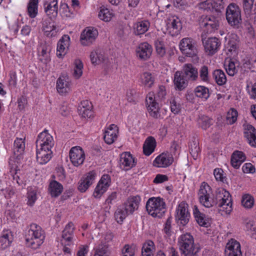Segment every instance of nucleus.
<instances>
[{
    "label": "nucleus",
    "mask_w": 256,
    "mask_h": 256,
    "mask_svg": "<svg viewBox=\"0 0 256 256\" xmlns=\"http://www.w3.org/2000/svg\"><path fill=\"white\" fill-rule=\"evenodd\" d=\"M200 203L204 206L210 208L218 204L220 210L226 214H230L232 212V200L228 192L224 188H218L213 193L211 187L206 182H202L198 192Z\"/></svg>",
    "instance_id": "1"
},
{
    "label": "nucleus",
    "mask_w": 256,
    "mask_h": 256,
    "mask_svg": "<svg viewBox=\"0 0 256 256\" xmlns=\"http://www.w3.org/2000/svg\"><path fill=\"white\" fill-rule=\"evenodd\" d=\"M146 210L154 218H161L166 209L164 200L160 197H152L148 199L146 204Z\"/></svg>",
    "instance_id": "2"
},
{
    "label": "nucleus",
    "mask_w": 256,
    "mask_h": 256,
    "mask_svg": "<svg viewBox=\"0 0 256 256\" xmlns=\"http://www.w3.org/2000/svg\"><path fill=\"white\" fill-rule=\"evenodd\" d=\"M180 249L182 256H194L198 250L194 248V240L189 233L182 234L178 239Z\"/></svg>",
    "instance_id": "3"
},
{
    "label": "nucleus",
    "mask_w": 256,
    "mask_h": 256,
    "mask_svg": "<svg viewBox=\"0 0 256 256\" xmlns=\"http://www.w3.org/2000/svg\"><path fill=\"white\" fill-rule=\"evenodd\" d=\"M226 18L229 24L238 28L242 20L240 8L234 4H229L226 8Z\"/></svg>",
    "instance_id": "4"
},
{
    "label": "nucleus",
    "mask_w": 256,
    "mask_h": 256,
    "mask_svg": "<svg viewBox=\"0 0 256 256\" xmlns=\"http://www.w3.org/2000/svg\"><path fill=\"white\" fill-rule=\"evenodd\" d=\"M179 47L181 52L187 56L192 57L197 53L196 42L192 38L182 39L179 43Z\"/></svg>",
    "instance_id": "5"
},
{
    "label": "nucleus",
    "mask_w": 256,
    "mask_h": 256,
    "mask_svg": "<svg viewBox=\"0 0 256 256\" xmlns=\"http://www.w3.org/2000/svg\"><path fill=\"white\" fill-rule=\"evenodd\" d=\"M98 31L96 28L89 26L85 28L80 34V42L84 46L92 44L98 36Z\"/></svg>",
    "instance_id": "6"
},
{
    "label": "nucleus",
    "mask_w": 256,
    "mask_h": 256,
    "mask_svg": "<svg viewBox=\"0 0 256 256\" xmlns=\"http://www.w3.org/2000/svg\"><path fill=\"white\" fill-rule=\"evenodd\" d=\"M53 137L44 130L40 132L38 136L36 144V148L44 149H52L54 146Z\"/></svg>",
    "instance_id": "7"
},
{
    "label": "nucleus",
    "mask_w": 256,
    "mask_h": 256,
    "mask_svg": "<svg viewBox=\"0 0 256 256\" xmlns=\"http://www.w3.org/2000/svg\"><path fill=\"white\" fill-rule=\"evenodd\" d=\"M166 33L172 36H178L182 28L180 19L175 16H169L166 20Z\"/></svg>",
    "instance_id": "8"
},
{
    "label": "nucleus",
    "mask_w": 256,
    "mask_h": 256,
    "mask_svg": "<svg viewBox=\"0 0 256 256\" xmlns=\"http://www.w3.org/2000/svg\"><path fill=\"white\" fill-rule=\"evenodd\" d=\"M190 216L188 204L184 202H182L179 204L176 210L175 218L177 223L187 224L189 222Z\"/></svg>",
    "instance_id": "9"
},
{
    "label": "nucleus",
    "mask_w": 256,
    "mask_h": 256,
    "mask_svg": "<svg viewBox=\"0 0 256 256\" xmlns=\"http://www.w3.org/2000/svg\"><path fill=\"white\" fill-rule=\"evenodd\" d=\"M72 164L75 166L82 165L85 159V154L82 148L79 146H73L69 152Z\"/></svg>",
    "instance_id": "10"
},
{
    "label": "nucleus",
    "mask_w": 256,
    "mask_h": 256,
    "mask_svg": "<svg viewBox=\"0 0 256 256\" xmlns=\"http://www.w3.org/2000/svg\"><path fill=\"white\" fill-rule=\"evenodd\" d=\"M110 178L109 175L104 174L99 180L93 193V196L96 198H100L107 190L110 186Z\"/></svg>",
    "instance_id": "11"
},
{
    "label": "nucleus",
    "mask_w": 256,
    "mask_h": 256,
    "mask_svg": "<svg viewBox=\"0 0 256 256\" xmlns=\"http://www.w3.org/2000/svg\"><path fill=\"white\" fill-rule=\"evenodd\" d=\"M96 174L94 171H91L84 175L78 182V190L81 192H85L94 182Z\"/></svg>",
    "instance_id": "12"
},
{
    "label": "nucleus",
    "mask_w": 256,
    "mask_h": 256,
    "mask_svg": "<svg viewBox=\"0 0 256 256\" xmlns=\"http://www.w3.org/2000/svg\"><path fill=\"white\" fill-rule=\"evenodd\" d=\"M222 0H218L217 2L214 0H206V1L201 2L197 6L198 9L202 10L204 11L208 12H220L224 8Z\"/></svg>",
    "instance_id": "13"
},
{
    "label": "nucleus",
    "mask_w": 256,
    "mask_h": 256,
    "mask_svg": "<svg viewBox=\"0 0 256 256\" xmlns=\"http://www.w3.org/2000/svg\"><path fill=\"white\" fill-rule=\"evenodd\" d=\"M218 20L214 16H206L200 23V26L206 34L212 33L218 29Z\"/></svg>",
    "instance_id": "14"
},
{
    "label": "nucleus",
    "mask_w": 256,
    "mask_h": 256,
    "mask_svg": "<svg viewBox=\"0 0 256 256\" xmlns=\"http://www.w3.org/2000/svg\"><path fill=\"white\" fill-rule=\"evenodd\" d=\"M118 128L114 124H111L106 128L104 132V140L108 144H113L118 138Z\"/></svg>",
    "instance_id": "15"
},
{
    "label": "nucleus",
    "mask_w": 256,
    "mask_h": 256,
    "mask_svg": "<svg viewBox=\"0 0 256 256\" xmlns=\"http://www.w3.org/2000/svg\"><path fill=\"white\" fill-rule=\"evenodd\" d=\"M225 254L226 256H242L240 242L234 238L229 240L226 246Z\"/></svg>",
    "instance_id": "16"
},
{
    "label": "nucleus",
    "mask_w": 256,
    "mask_h": 256,
    "mask_svg": "<svg viewBox=\"0 0 256 256\" xmlns=\"http://www.w3.org/2000/svg\"><path fill=\"white\" fill-rule=\"evenodd\" d=\"M154 94L152 93H149L146 98V105L148 112L150 116L158 118L160 116L159 112L160 108L158 102L154 98Z\"/></svg>",
    "instance_id": "17"
},
{
    "label": "nucleus",
    "mask_w": 256,
    "mask_h": 256,
    "mask_svg": "<svg viewBox=\"0 0 256 256\" xmlns=\"http://www.w3.org/2000/svg\"><path fill=\"white\" fill-rule=\"evenodd\" d=\"M72 82L66 76H61L56 82V89L60 94H65L72 90Z\"/></svg>",
    "instance_id": "18"
},
{
    "label": "nucleus",
    "mask_w": 256,
    "mask_h": 256,
    "mask_svg": "<svg viewBox=\"0 0 256 256\" xmlns=\"http://www.w3.org/2000/svg\"><path fill=\"white\" fill-rule=\"evenodd\" d=\"M70 46V37L64 35L60 40L57 44L56 55L59 58H62L67 53Z\"/></svg>",
    "instance_id": "19"
},
{
    "label": "nucleus",
    "mask_w": 256,
    "mask_h": 256,
    "mask_svg": "<svg viewBox=\"0 0 256 256\" xmlns=\"http://www.w3.org/2000/svg\"><path fill=\"white\" fill-rule=\"evenodd\" d=\"M173 160V157L171 154L162 153L156 157L153 162V164L158 168H166L172 163Z\"/></svg>",
    "instance_id": "20"
},
{
    "label": "nucleus",
    "mask_w": 256,
    "mask_h": 256,
    "mask_svg": "<svg viewBox=\"0 0 256 256\" xmlns=\"http://www.w3.org/2000/svg\"><path fill=\"white\" fill-rule=\"evenodd\" d=\"M152 50V46L148 42L141 43L136 48V56L142 60H147L150 58Z\"/></svg>",
    "instance_id": "21"
},
{
    "label": "nucleus",
    "mask_w": 256,
    "mask_h": 256,
    "mask_svg": "<svg viewBox=\"0 0 256 256\" xmlns=\"http://www.w3.org/2000/svg\"><path fill=\"white\" fill-rule=\"evenodd\" d=\"M58 0H44V12L46 15L50 16V19L55 18L58 12Z\"/></svg>",
    "instance_id": "22"
},
{
    "label": "nucleus",
    "mask_w": 256,
    "mask_h": 256,
    "mask_svg": "<svg viewBox=\"0 0 256 256\" xmlns=\"http://www.w3.org/2000/svg\"><path fill=\"white\" fill-rule=\"evenodd\" d=\"M136 162L132 155L128 152L122 153L120 158V167L126 170H130L136 164Z\"/></svg>",
    "instance_id": "23"
},
{
    "label": "nucleus",
    "mask_w": 256,
    "mask_h": 256,
    "mask_svg": "<svg viewBox=\"0 0 256 256\" xmlns=\"http://www.w3.org/2000/svg\"><path fill=\"white\" fill-rule=\"evenodd\" d=\"M52 149L36 148V158L37 162L40 164L48 163L52 157Z\"/></svg>",
    "instance_id": "24"
},
{
    "label": "nucleus",
    "mask_w": 256,
    "mask_h": 256,
    "mask_svg": "<svg viewBox=\"0 0 256 256\" xmlns=\"http://www.w3.org/2000/svg\"><path fill=\"white\" fill-rule=\"evenodd\" d=\"M204 44L206 52L210 55L217 52L220 46V41L216 37L208 38Z\"/></svg>",
    "instance_id": "25"
},
{
    "label": "nucleus",
    "mask_w": 256,
    "mask_h": 256,
    "mask_svg": "<svg viewBox=\"0 0 256 256\" xmlns=\"http://www.w3.org/2000/svg\"><path fill=\"white\" fill-rule=\"evenodd\" d=\"M174 84L176 89L182 90L188 85V80L182 72L176 71L174 76Z\"/></svg>",
    "instance_id": "26"
},
{
    "label": "nucleus",
    "mask_w": 256,
    "mask_h": 256,
    "mask_svg": "<svg viewBox=\"0 0 256 256\" xmlns=\"http://www.w3.org/2000/svg\"><path fill=\"white\" fill-rule=\"evenodd\" d=\"M74 225H66L62 232V239L61 240L62 244L70 246L73 243V232Z\"/></svg>",
    "instance_id": "27"
},
{
    "label": "nucleus",
    "mask_w": 256,
    "mask_h": 256,
    "mask_svg": "<svg viewBox=\"0 0 256 256\" xmlns=\"http://www.w3.org/2000/svg\"><path fill=\"white\" fill-rule=\"evenodd\" d=\"M244 136L248 144L253 147L256 148V130L250 124H246L244 125Z\"/></svg>",
    "instance_id": "28"
},
{
    "label": "nucleus",
    "mask_w": 256,
    "mask_h": 256,
    "mask_svg": "<svg viewBox=\"0 0 256 256\" xmlns=\"http://www.w3.org/2000/svg\"><path fill=\"white\" fill-rule=\"evenodd\" d=\"M193 215L198 224H210L212 222V218L201 212L196 206L193 207Z\"/></svg>",
    "instance_id": "29"
},
{
    "label": "nucleus",
    "mask_w": 256,
    "mask_h": 256,
    "mask_svg": "<svg viewBox=\"0 0 256 256\" xmlns=\"http://www.w3.org/2000/svg\"><path fill=\"white\" fill-rule=\"evenodd\" d=\"M140 198L138 196L129 198L125 205L124 210L129 214H132L136 210L140 202Z\"/></svg>",
    "instance_id": "30"
},
{
    "label": "nucleus",
    "mask_w": 256,
    "mask_h": 256,
    "mask_svg": "<svg viewBox=\"0 0 256 256\" xmlns=\"http://www.w3.org/2000/svg\"><path fill=\"white\" fill-rule=\"evenodd\" d=\"M52 19L45 20L42 23V28L44 33L48 37L52 38L55 36L58 32L57 28L52 22Z\"/></svg>",
    "instance_id": "31"
},
{
    "label": "nucleus",
    "mask_w": 256,
    "mask_h": 256,
    "mask_svg": "<svg viewBox=\"0 0 256 256\" xmlns=\"http://www.w3.org/2000/svg\"><path fill=\"white\" fill-rule=\"evenodd\" d=\"M246 160L245 154L241 151H234L231 156L232 166L235 168H238L242 162Z\"/></svg>",
    "instance_id": "32"
},
{
    "label": "nucleus",
    "mask_w": 256,
    "mask_h": 256,
    "mask_svg": "<svg viewBox=\"0 0 256 256\" xmlns=\"http://www.w3.org/2000/svg\"><path fill=\"white\" fill-rule=\"evenodd\" d=\"M90 58L91 62L94 65L100 64L106 60L103 52L99 48L94 50L90 52Z\"/></svg>",
    "instance_id": "33"
},
{
    "label": "nucleus",
    "mask_w": 256,
    "mask_h": 256,
    "mask_svg": "<svg viewBox=\"0 0 256 256\" xmlns=\"http://www.w3.org/2000/svg\"><path fill=\"white\" fill-rule=\"evenodd\" d=\"M63 191V186L56 180H52L50 182L48 192L52 197L58 196Z\"/></svg>",
    "instance_id": "34"
},
{
    "label": "nucleus",
    "mask_w": 256,
    "mask_h": 256,
    "mask_svg": "<svg viewBox=\"0 0 256 256\" xmlns=\"http://www.w3.org/2000/svg\"><path fill=\"white\" fill-rule=\"evenodd\" d=\"M84 64L80 58L74 60L72 66V72L73 77L76 79L80 78L82 74Z\"/></svg>",
    "instance_id": "35"
},
{
    "label": "nucleus",
    "mask_w": 256,
    "mask_h": 256,
    "mask_svg": "<svg viewBox=\"0 0 256 256\" xmlns=\"http://www.w3.org/2000/svg\"><path fill=\"white\" fill-rule=\"evenodd\" d=\"M13 240L12 232L9 230H4L0 236V248L5 249L9 246Z\"/></svg>",
    "instance_id": "36"
},
{
    "label": "nucleus",
    "mask_w": 256,
    "mask_h": 256,
    "mask_svg": "<svg viewBox=\"0 0 256 256\" xmlns=\"http://www.w3.org/2000/svg\"><path fill=\"white\" fill-rule=\"evenodd\" d=\"M184 74L188 79L196 80L198 78V72L192 64H186L183 67Z\"/></svg>",
    "instance_id": "37"
},
{
    "label": "nucleus",
    "mask_w": 256,
    "mask_h": 256,
    "mask_svg": "<svg viewBox=\"0 0 256 256\" xmlns=\"http://www.w3.org/2000/svg\"><path fill=\"white\" fill-rule=\"evenodd\" d=\"M156 146L155 139L152 136L148 137L145 140L143 146V152L145 155L150 156L154 150Z\"/></svg>",
    "instance_id": "38"
},
{
    "label": "nucleus",
    "mask_w": 256,
    "mask_h": 256,
    "mask_svg": "<svg viewBox=\"0 0 256 256\" xmlns=\"http://www.w3.org/2000/svg\"><path fill=\"white\" fill-rule=\"evenodd\" d=\"M26 193V204L30 206H33L36 201L38 196V190L36 187H28Z\"/></svg>",
    "instance_id": "39"
},
{
    "label": "nucleus",
    "mask_w": 256,
    "mask_h": 256,
    "mask_svg": "<svg viewBox=\"0 0 256 256\" xmlns=\"http://www.w3.org/2000/svg\"><path fill=\"white\" fill-rule=\"evenodd\" d=\"M196 96L201 98L202 100H206L210 96L209 89L203 86H197L194 90Z\"/></svg>",
    "instance_id": "40"
},
{
    "label": "nucleus",
    "mask_w": 256,
    "mask_h": 256,
    "mask_svg": "<svg viewBox=\"0 0 256 256\" xmlns=\"http://www.w3.org/2000/svg\"><path fill=\"white\" fill-rule=\"evenodd\" d=\"M38 0H30L27 4L26 12L30 18H34L38 14Z\"/></svg>",
    "instance_id": "41"
},
{
    "label": "nucleus",
    "mask_w": 256,
    "mask_h": 256,
    "mask_svg": "<svg viewBox=\"0 0 256 256\" xmlns=\"http://www.w3.org/2000/svg\"><path fill=\"white\" fill-rule=\"evenodd\" d=\"M28 236L44 239V231L40 225H30V228L28 231Z\"/></svg>",
    "instance_id": "42"
},
{
    "label": "nucleus",
    "mask_w": 256,
    "mask_h": 256,
    "mask_svg": "<svg viewBox=\"0 0 256 256\" xmlns=\"http://www.w3.org/2000/svg\"><path fill=\"white\" fill-rule=\"evenodd\" d=\"M38 60L42 62L47 64L50 60V56L48 52V46L46 44H42L39 47Z\"/></svg>",
    "instance_id": "43"
},
{
    "label": "nucleus",
    "mask_w": 256,
    "mask_h": 256,
    "mask_svg": "<svg viewBox=\"0 0 256 256\" xmlns=\"http://www.w3.org/2000/svg\"><path fill=\"white\" fill-rule=\"evenodd\" d=\"M154 82V78L153 75L149 72H144L141 74L140 76V82L146 88H150Z\"/></svg>",
    "instance_id": "44"
},
{
    "label": "nucleus",
    "mask_w": 256,
    "mask_h": 256,
    "mask_svg": "<svg viewBox=\"0 0 256 256\" xmlns=\"http://www.w3.org/2000/svg\"><path fill=\"white\" fill-rule=\"evenodd\" d=\"M212 76L215 82L218 86H223L226 82L227 79L226 74L221 70H214L212 73Z\"/></svg>",
    "instance_id": "45"
},
{
    "label": "nucleus",
    "mask_w": 256,
    "mask_h": 256,
    "mask_svg": "<svg viewBox=\"0 0 256 256\" xmlns=\"http://www.w3.org/2000/svg\"><path fill=\"white\" fill-rule=\"evenodd\" d=\"M44 240L31 236L26 238V245L28 247L33 250H36L40 247L44 242Z\"/></svg>",
    "instance_id": "46"
},
{
    "label": "nucleus",
    "mask_w": 256,
    "mask_h": 256,
    "mask_svg": "<svg viewBox=\"0 0 256 256\" xmlns=\"http://www.w3.org/2000/svg\"><path fill=\"white\" fill-rule=\"evenodd\" d=\"M150 26V23L148 20H144L138 22L134 28L136 34L140 35L144 34L148 30Z\"/></svg>",
    "instance_id": "47"
},
{
    "label": "nucleus",
    "mask_w": 256,
    "mask_h": 256,
    "mask_svg": "<svg viewBox=\"0 0 256 256\" xmlns=\"http://www.w3.org/2000/svg\"><path fill=\"white\" fill-rule=\"evenodd\" d=\"M24 138H16L14 142V152L16 155L22 154L25 150Z\"/></svg>",
    "instance_id": "48"
},
{
    "label": "nucleus",
    "mask_w": 256,
    "mask_h": 256,
    "mask_svg": "<svg viewBox=\"0 0 256 256\" xmlns=\"http://www.w3.org/2000/svg\"><path fill=\"white\" fill-rule=\"evenodd\" d=\"M114 16V14L112 12L107 8H101L98 14V18L102 20L104 22H110Z\"/></svg>",
    "instance_id": "49"
},
{
    "label": "nucleus",
    "mask_w": 256,
    "mask_h": 256,
    "mask_svg": "<svg viewBox=\"0 0 256 256\" xmlns=\"http://www.w3.org/2000/svg\"><path fill=\"white\" fill-rule=\"evenodd\" d=\"M95 252L94 256H108L109 252L108 250V245L105 244H102L98 245L95 248Z\"/></svg>",
    "instance_id": "50"
},
{
    "label": "nucleus",
    "mask_w": 256,
    "mask_h": 256,
    "mask_svg": "<svg viewBox=\"0 0 256 256\" xmlns=\"http://www.w3.org/2000/svg\"><path fill=\"white\" fill-rule=\"evenodd\" d=\"M137 250V247L134 244H126L122 250V256H134L136 251Z\"/></svg>",
    "instance_id": "51"
},
{
    "label": "nucleus",
    "mask_w": 256,
    "mask_h": 256,
    "mask_svg": "<svg viewBox=\"0 0 256 256\" xmlns=\"http://www.w3.org/2000/svg\"><path fill=\"white\" fill-rule=\"evenodd\" d=\"M242 204L246 208H250L254 206V199L250 194H245L242 197Z\"/></svg>",
    "instance_id": "52"
},
{
    "label": "nucleus",
    "mask_w": 256,
    "mask_h": 256,
    "mask_svg": "<svg viewBox=\"0 0 256 256\" xmlns=\"http://www.w3.org/2000/svg\"><path fill=\"white\" fill-rule=\"evenodd\" d=\"M198 122L202 129L206 130L212 124V120L207 116H202L198 120Z\"/></svg>",
    "instance_id": "53"
},
{
    "label": "nucleus",
    "mask_w": 256,
    "mask_h": 256,
    "mask_svg": "<svg viewBox=\"0 0 256 256\" xmlns=\"http://www.w3.org/2000/svg\"><path fill=\"white\" fill-rule=\"evenodd\" d=\"M238 112L234 108H230L226 114V122L230 124H234L237 120Z\"/></svg>",
    "instance_id": "54"
},
{
    "label": "nucleus",
    "mask_w": 256,
    "mask_h": 256,
    "mask_svg": "<svg viewBox=\"0 0 256 256\" xmlns=\"http://www.w3.org/2000/svg\"><path fill=\"white\" fill-rule=\"evenodd\" d=\"M200 78L202 81L208 82L210 80L208 69V66H204L199 70Z\"/></svg>",
    "instance_id": "55"
},
{
    "label": "nucleus",
    "mask_w": 256,
    "mask_h": 256,
    "mask_svg": "<svg viewBox=\"0 0 256 256\" xmlns=\"http://www.w3.org/2000/svg\"><path fill=\"white\" fill-rule=\"evenodd\" d=\"M128 214H129L124 209L118 208L115 212L114 217L118 223L123 222Z\"/></svg>",
    "instance_id": "56"
},
{
    "label": "nucleus",
    "mask_w": 256,
    "mask_h": 256,
    "mask_svg": "<svg viewBox=\"0 0 256 256\" xmlns=\"http://www.w3.org/2000/svg\"><path fill=\"white\" fill-rule=\"evenodd\" d=\"M225 69L230 76H234L238 72V69L233 62H230L228 64H225Z\"/></svg>",
    "instance_id": "57"
},
{
    "label": "nucleus",
    "mask_w": 256,
    "mask_h": 256,
    "mask_svg": "<svg viewBox=\"0 0 256 256\" xmlns=\"http://www.w3.org/2000/svg\"><path fill=\"white\" fill-rule=\"evenodd\" d=\"M155 46L158 54L160 56H163L166 54V49L163 42L157 40L155 42Z\"/></svg>",
    "instance_id": "58"
},
{
    "label": "nucleus",
    "mask_w": 256,
    "mask_h": 256,
    "mask_svg": "<svg viewBox=\"0 0 256 256\" xmlns=\"http://www.w3.org/2000/svg\"><path fill=\"white\" fill-rule=\"evenodd\" d=\"M190 152L193 157H197L199 152H200L198 143L195 141L191 142L190 146Z\"/></svg>",
    "instance_id": "59"
},
{
    "label": "nucleus",
    "mask_w": 256,
    "mask_h": 256,
    "mask_svg": "<svg viewBox=\"0 0 256 256\" xmlns=\"http://www.w3.org/2000/svg\"><path fill=\"white\" fill-rule=\"evenodd\" d=\"M170 110L174 114H178L181 110L182 106L180 104L177 102L175 100L170 102Z\"/></svg>",
    "instance_id": "60"
},
{
    "label": "nucleus",
    "mask_w": 256,
    "mask_h": 256,
    "mask_svg": "<svg viewBox=\"0 0 256 256\" xmlns=\"http://www.w3.org/2000/svg\"><path fill=\"white\" fill-rule=\"evenodd\" d=\"M78 109L79 114L84 118H90L93 114L92 108H86V109Z\"/></svg>",
    "instance_id": "61"
},
{
    "label": "nucleus",
    "mask_w": 256,
    "mask_h": 256,
    "mask_svg": "<svg viewBox=\"0 0 256 256\" xmlns=\"http://www.w3.org/2000/svg\"><path fill=\"white\" fill-rule=\"evenodd\" d=\"M142 249L154 253L155 250L154 244L152 241L148 240L143 244Z\"/></svg>",
    "instance_id": "62"
},
{
    "label": "nucleus",
    "mask_w": 256,
    "mask_h": 256,
    "mask_svg": "<svg viewBox=\"0 0 256 256\" xmlns=\"http://www.w3.org/2000/svg\"><path fill=\"white\" fill-rule=\"evenodd\" d=\"M248 92L250 98L252 100H256V82L250 87H248Z\"/></svg>",
    "instance_id": "63"
},
{
    "label": "nucleus",
    "mask_w": 256,
    "mask_h": 256,
    "mask_svg": "<svg viewBox=\"0 0 256 256\" xmlns=\"http://www.w3.org/2000/svg\"><path fill=\"white\" fill-rule=\"evenodd\" d=\"M88 246L86 245H82L79 247L76 253V256H86L88 252Z\"/></svg>",
    "instance_id": "64"
}]
</instances>
